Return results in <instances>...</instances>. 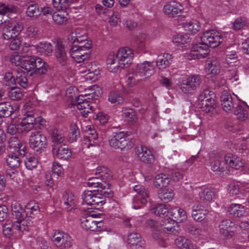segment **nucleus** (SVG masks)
I'll return each instance as SVG.
<instances>
[{
    "label": "nucleus",
    "mask_w": 249,
    "mask_h": 249,
    "mask_svg": "<svg viewBox=\"0 0 249 249\" xmlns=\"http://www.w3.org/2000/svg\"><path fill=\"white\" fill-rule=\"evenodd\" d=\"M68 44L70 47V54L77 62L81 63L89 59L91 52V41L78 32H72L67 36Z\"/></svg>",
    "instance_id": "f257e3e1"
},
{
    "label": "nucleus",
    "mask_w": 249,
    "mask_h": 249,
    "mask_svg": "<svg viewBox=\"0 0 249 249\" xmlns=\"http://www.w3.org/2000/svg\"><path fill=\"white\" fill-rule=\"evenodd\" d=\"M154 67L152 63L145 61L137 65L136 70L127 75L126 85L132 87L140 81L150 76L154 72Z\"/></svg>",
    "instance_id": "f03ea898"
},
{
    "label": "nucleus",
    "mask_w": 249,
    "mask_h": 249,
    "mask_svg": "<svg viewBox=\"0 0 249 249\" xmlns=\"http://www.w3.org/2000/svg\"><path fill=\"white\" fill-rule=\"evenodd\" d=\"M129 134L124 131L116 133L109 140L110 145L121 150H128L133 146V143L127 138Z\"/></svg>",
    "instance_id": "7ed1b4c3"
},
{
    "label": "nucleus",
    "mask_w": 249,
    "mask_h": 249,
    "mask_svg": "<svg viewBox=\"0 0 249 249\" xmlns=\"http://www.w3.org/2000/svg\"><path fill=\"white\" fill-rule=\"evenodd\" d=\"M83 203L92 206V208L99 209L106 201V198L95 190L85 191L82 195Z\"/></svg>",
    "instance_id": "20e7f679"
},
{
    "label": "nucleus",
    "mask_w": 249,
    "mask_h": 249,
    "mask_svg": "<svg viewBox=\"0 0 249 249\" xmlns=\"http://www.w3.org/2000/svg\"><path fill=\"white\" fill-rule=\"evenodd\" d=\"M30 147L38 153L44 152L47 146V140L46 136L40 131L31 133L29 140Z\"/></svg>",
    "instance_id": "39448f33"
},
{
    "label": "nucleus",
    "mask_w": 249,
    "mask_h": 249,
    "mask_svg": "<svg viewBox=\"0 0 249 249\" xmlns=\"http://www.w3.org/2000/svg\"><path fill=\"white\" fill-rule=\"evenodd\" d=\"M52 239L58 249H69L72 246L73 239L71 237L61 231H55Z\"/></svg>",
    "instance_id": "423d86ee"
},
{
    "label": "nucleus",
    "mask_w": 249,
    "mask_h": 249,
    "mask_svg": "<svg viewBox=\"0 0 249 249\" xmlns=\"http://www.w3.org/2000/svg\"><path fill=\"white\" fill-rule=\"evenodd\" d=\"M201 82L200 76L198 75H191L183 79L178 84L181 90L184 93H190L196 90Z\"/></svg>",
    "instance_id": "0eeeda50"
},
{
    "label": "nucleus",
    "mask_w": 249,
    "mask_h": 249,
    "mask_svg": "<svg viewBox=\"0 0 249 249\" xmlns=\"http://www.w3.org/2000/svg\"><path fill=\"white\" fill-rule=\"evenodd\" d=\"M23 28L21 22L16 20L11 21L3 27L2 35L5 40H10L17 37Z\"/></svg>",
    "instance_id": "6e6552de"
},
{
    "label": "nucleus",
    "mask_w": 249,
    "mask_h": 249,
    "mask_svg": "<svg viewBox=\"0 0 249 249\" xmlns=\"http://www.w3.org/2000/svg\"><path fill=\"white\" fill-rule=\"evenodd\" d=\"M134 191L137 193L134 196L133 208L137 209L142 208L148 201L149 192L148 190L142 185H136L134 187Z\"/></svg>",
    "instance_id": "1a4fd4ad"
},
{
    "label": "nucleus",
    "mask_w": 249,
    "mask_h": 249,
    "mask_svg": "<svg viewBox=\"0 0 249 249\" xmlns=\"http://www.w3.org/2000/svg\"><path fill=\"white\" fill-rule=\"evenodd\" d=\"M223 40L220 33L214 30L206 31L201 37V41H204L212 48L219 46L222 42Z\"/></svg>",
    "instance_id": "9d476101"
},
{
    "label": "nucleus",
    "mask_w": 249,
    "mask_h": 249,
    "mask_svg": "<svg viewBox=\"0 0 249 249\" xmlns=\"http://www.w3.org/2000/svg\"><path fill=\"white\" fill-rule=\"evenodd\" d=\"M165 14L170 18H174L180 16L183 13L184 8L183 5L175 1L167 3L163 7Z\"/></svg>",
    "instance_id": "9b49d317"
},
{
    "label": "nucleus",
    "mask_w": 249,
    "mask_h": 249,
    "mask_svg": "<svg viewBox=\"0 0 249 249\" xmlns=\"http://www.w3.org/2000/svg\"><path fill=\"white\" fill-rule=\"evenodd\" d=\"M220 101L223 109L228 113H232L238 104L237 100L233 99L230 93L226 90L221 92Z\"/></svg>",
    "instance_id": "f8f14e48"
},
{
    "label": "nucleus",
    "mask_w": 249,
    "mask_h": 249,
    "mask_svg": "<svg viewBox=\"0 0 249 249\" xmlns=\"http://www.w3.org/2000/svg\"><path fill=\"white\" fill-rule=\"evenodd\" d=\"M54 56L57 62L62 66L68 64V56L65 45L60 40H57L54 47Z\"/></svg>",
    "instance_id": "ddd939ff"
},
{
    "label": "nucleus",
    "mask_w": 249,
    "mask_h": 249,
    "mask_svg": "<svg viewBox=\"0 0 249 249\" xmlns=\"http://www.w3.org/2000/svg\"><path fill=\"white\" fill-rule=\"evenodd\" d=\"M114 56L122 67H127L132 63L133 53L131 49L124 47L120 49Z\"/></svg>",
    "instance_id": "4468645a"
},
{
    "label": "nucleus",
    "mask_w": 249,
    "mask_h": 249,
    "mask_svg": "<svg viewBox=\"0 0 249 249\" xmlns=\"http://www.w3.org/2000/svg\"><path fill=\"white\" fill-rule=\"evenodd\" d=\"M236 230V227L235 224L230 219H224L219 223V233L225 237H231L233 235Z\"/></svg>",
    "instance_id": "2eb2a0df"
},
{
    "label": "nucleus",
    "mask_w": 249,
    "mask_h": 249,
    "mask_svg": "<svg viewBox=\"0 0 249 249\" xmlns=\"http://www.w3.org/2000/svg\"><path fill=\"white\" fill-rule=\"evenodd\" d=\"M52 152L53 156L59 159L67 160L71 157L72 153L66 144L52 145Z\"/></svg>",
    "instance_id": "dca6fc26"
},
{
    "label": "nucleus",
    "mask_w": 249,
    "mask_h": 249,
    "mask_svg": "<svg viewBox=\"0 0 249 249\" xmlns=\"http://www.w3.org/2000/svg\"><path fill=\"white\" fill-rule=\"evenodd\" d=\"M135 153L140 160L144 163L151 164L154 161V158L147 147L140 145L135 147Z\"/></svg>",
    "instance_id": "f3484780"
},
{
    "label": "nucleus",
    "mask_w": 249,
    "mask_h": 249,
    "mask_svg": "<svg viewBox=\"0 0 249 249\" xmlns=\"http://www.w3.org/2000/svg\"><path fill=\"white\" fill-rule=\"evenodd\" d=\"M210 46L204 41L199 42L193 45L192 49V54L196 56L198 59L204 58L209 53Z\"/></svg>",
    "instance_id": "a211bd4d"
},
{
    "label": "nucleus",
    "mask_w": 249,
    "mask_h": 249,
    "mask_svg": "<svg viewBox=\"0 0 249 249\" xmlns=\"http://www.w3.org/2000/svg\"><path fill=\"white\" fill-rule=\"evenodd\" d=\"M160 225L162 230L169 234L177 235L180 231L179 226L171 218L163 219Z\"/></svg>",
    "instance_id": "6ab92c4d"
},
{
    "label": "nucleus",
    "mask_w": 249,
    "mask_h": 249,
    "mask_svg": "<svg viewBox=\"0 0 249 249\" xmlns=\"http://www.w3.org/2000/svg\"><path fill=\"white\" fill-rule=\"evenodd\" d=\"M86 135L84 136V142L87 145V148L90 146L97 145L98 136L96 130L93 127L89 126L88 129L86 131Z\"/></svg>",
    "instance_id": "aec40b11"
},
{
    "label": "nucleus",
    "mask_w": 249,
    "mask_h": 249,
    "mask_svg": "<svg viewBox=\"0 0 249 249\" xmlns=\"http://www.w3.org/2000/svg\"><path fill=\"white\" fill-rule=\"evenodd\" d=\"M169 214L174 222L181 223L187 218L186 212L182 208L173 207L169 210Z\"/></svg>",
    "instance_id": "412c9836"
},
{
    "label": "nucleus",
    "mask_w": 249,
    "mask_h": 249,
    "mask_svg": "<svg viewBox=\"0 0 249 249\" xmlns=\"http://www.w3.org/2000/svg\"><path fill=\"white\" fill-rule=\"evenodd\" d=\"M127 242L129 246L135 249L143 248L145 241L142 239L141 235L136 232H132L128 234Z\"/></svg>",
    "instance_id": "4be33fe9"
},
{
    "label": "nucleus",
    "mask_w": 249,
    "mask_h": 249,
    "mask_svg": "<svg viewBox=\"0 0 249 249\" xmlns=\"http://www.w3.org/2000/svg\"><path fill=\"white\" fill-rule=\"evenodd\" d=\"M211 168L213 172H217V174L221 175L225 171H229V166L225 162V155L224 158L220 157H216L211 162Z\"/></svg>",
    "instance_id": "5701e85b"
},
{
    "label": "nucleus",
    "mask_w": 249,
    "mask_h": 249,
    "mask_svg": "<svg viewBox=\"0 0 249 249\" xmlns=\"http://www.w3.org/2000/svg\"><path fill=\"white\" fill-rule=\"evenodd\" d=\"M206 70L208 74L213 75L220 72L219 61L215 57H209L206 61Z\"/></svg>",
    "instance_id": "b1692460"
},
{
    "label": "nucleus",
    "mask_w": 249,
    "mask_h": 249,
    "mask_svg": "<svg viewBox=\"0 0 249 249\" xmlns=\"http://www.w3.org/2000/svg\"><path fill=\"white\" fill-rule=\"evenodd\" d=\"M225 162L228 165L229 168L231 167L236 170L242 169L244 167V163L240 159L235 157L231 153L225 155Z\"/></svg>",
    "instance_id": "393cba45"
},
{
    "label": "nucleus",
    "mask_w": 249,
    "mask_h": 249,
    "mask_svg": "<svg viewBox=\"0 0 249 249\" xmlns=\"http://www.w3.org/2000/svg\"><path fill=\"white\" fill-rule=\"evenodd\" d=\"M94 215H96V214H92L86 216H82L80 219L81 227L87 231H96V227L95 224Z\"/></svg>",
    "instance_id": "a878e982"
},
{
    "label": "nucleus",
    "mask_w": 249,
    "mask_h": 249,
    "mask_svg": "<svg viewBox=\"0 0 249 249\" xmlns=\"http://www.w3.org/2000/svg\"><path fill=\"white\" fill-rule=\"evenodd\" d=\"M208 213L203 206L200 204L194 205L192 208V217L196 221H201L205 218V215Z\"/></svg>",
    "instance_id": "bb28decb"
},
{
    "label": "nucleus",
    "mask_w": 249,
    "mask_h": 249,
    "mask_svg": "<svg viewBox=\"0 0 249 249\" xmlns=\"http://www.w3.org/2000/svg\"><path fill=\"white\" fill-rule=\"evenodd\" d=\"M51 139L53 142L52 145H60L65 141V135L62 129L54 128L51 130Z\"/></svg>",
    "instance_id": "cd10ccee"
},
{
    "label": "nucleus",
    "mask_w": 249,
    "mask_h": 249,
    "mask_svg": "<svg viewBox=\"0 0 249 249\" xmlns=\"http://www.w3.org/2000/svg\"><path fill=\"white\" fill-rule=\"evenodd\" d=\"M173 57L169 53H164L158 56L157 60V66L160 69H164L172 63Z\"/></svg>",
    "instance_id": "c85d7f7f"
},
{
    "label": "nucleus",
    "mask_w": 249,
    "mask_h": 249,
    "mask_svg": "<svg viewBox=\"0 0 249 249\" xmlns=\"http://www.w3.org/2000/svg\"><path fill=\"white\" fill-rule=\"evenodd\" d=\"M11 212L13 217L18 221H21L25 218V210L22 208L21 205L17 202L12 203L11 205Z\"/></svg>",
    "instance_id": "c756f323"
},
{
    "label": "nucleus",
    "mask_w": 249,
    "mask_h": 249,
    "mask_svg": "<svg viewBox=\"0 0 249 249\" xmlns=\"http://www.w3.org/2000/svg\"><path fill=\"white\" fill-rule=\"evenodd\" d=\"M95 175L98 176L102 182H108L112 178L111 172L106 166L98 167Z\"/></svg>",
    "instance_id": "7c9ffc66"
},
{
    "label": "nucleus",
    "mask_w": 249,
    "mask_h": 249,
    "mask_svg": "<svg viewBox=\"0 0 249 249\" xmlns=\"http://www.w3.org/2000/svg\"><path fill=\"white\" fill-rule=\"evenodd\" d=\"M37 57L31 56L22 61L21 68L27 72H30L31 75L33 74L34 69L36 68V63Z\"/></svg>",
    "instance_id": "2f4dec72"
},
{
    "label": "nucleus",
    "mask_w": 249,
    "mask_h": 249,
    "mask_svg": "<svg viewBox=\"0 0 249 249\" xmlns=\"http://www.w3.org/2000/svg\"><path fill=\"white\" fill-rule=\"evenodd\" d=\"M170 182L168 176L164 174H158L155 177L153 181V185L155 187L161 189L166 187Z\"/></svg>",
    "instance_id": "473e14b6"
},
{
    "label": "nucleus",
    "mask_w": 249,
    "mask_h": 249,
    "mask_svg": "<svg viewBox=\"0 0 249 249\" xmlns=\"http://www.w3.org/2000/svg\"><path fill=\"white\" fill-rule=\"evenodd\" d=\"M175 244L180 249H197L196 245L193 244L191 241L184 237H179L175 241Z\"/></svg>",
    "instance_id": "72a5a7b5"
},
{
    "label": "nucleus",
    "mask_w": 249,
    "mask_h": 249,
    "mask_svg": "<svg viewBox=\"0 0 249 249\" xmlns=\"http://www.w3.org/2000/svg\"><path fill=\"white\" fill-rule=\"evenodd\" d=\"M36 68L34 69L33 74H45L49 69V66L42 59L38 57H37L36 63Z\"/></svg>",
    "instance_id": "f704fd0d"
},
{
    "label": "nucleus",
    "mask_w": 249,
    "mask_h": 249,
    "mask_svg": "<svg viewBox=\"0 0 249 249\" xmlns=\"http://www.w3.org/2000/svg\"><path fill=\"white\" fill-rule=\"evenodd\" d=\"M198 195L200 200L211 202L215 196V192L212 188H205L201 189Z\"/></svg>",
    "instance_id": "c9c22d12"
},
{
    "label": "nucleus",
    "mask_w": 249,
    "mask_h": 249,
    "mask_svg": "<svg viewBox=\"0 0 249 249\" xmlns=\"http://www.w3.org/2000/svg\"><path fill=\"white\" fill-rule=\"evenodd\" d=\"M35 49L41 55H50L53 52V46L47 42H40L35 46Z\"/></svg>",
    "instance_id": "e433bc0d"
},
{
    "label": "nucleus",
    "mask_w": 249,
    "mask_h": 249,
    "mask_svg": "<svg viewBox=\"0 0 249 249\" xmlns=\"http://www.w3.org/2000/svg\"><path fill=\"white\" fill-rule=\"evenodd\" d=\"M107 70L111 72H116L119 68L123 69L124 67H122L120 62L117 61V59L114 55L110 56L107 59Z\"/></svg>",
    "instance_id": "4c0bfd02"
},
{
    "label": "nucleus",
    "mask_w": 249,
    "mask_h": 249,
    "mask_svg": "<svg viewBox=\"0 0 249 249\" xmlns=\"http://www.w3.org/2000/svg\"><path fill=\"white\" fill-rule=\"evenodd\" d=\"M121 112L122 117L128 123L133 124L136 122V113L132 108L123 107Z\"/></svg>",
    "instance_id": "58836bf2"
},
{
    "label": "nucleus",
    "mask_w": 249,
    "mask_h": 249,
    "mask_svg": "<svg viewBox=\"0 0 249 249\" xmlns=\"http://www.w3.org/2000/svg\"><path fill=\"white\" fill-rule=\"evenodd\" d=\"M185 231L188 233L194 236L203 235L206 232L205 228L202 225L194 226L193 225H186L185 227Z\"/></svg>",
    "instance_id": "ea45409f"
},
{
    "label": "nucleus",
    "mask_w": 249,
    "mask_h": 249,
    "mask_svg": "<svg viewBox=\"0 0 249 249\" xmlns=\"http://www.w3.org/2000/svg\"><path fill=\"white\" fill-rule=\"evenodd\" d=\"M110 185L108 182H102L98 189L95 190L99 193L105 198L106 197H112L113 196V193L110 188Z\"/></svg>",
    "instance_id": "a19ab883"
},
{
    "label": "nucleus",
    "mask_w": 249,
    "mask_h": 249,
    "mask_svg": "<svg viewBox=\"0 0 249 249\" xmlns=\"http://www.w3.org/2000/svg\"><path fill=\"white\" fill-rule=\"evenodd\" d=\"M14 112V108L9 102H2L0 103V116L6 118L11 115Z\"/></svg>",
    "instance_id": "79ce46f5"
},
{
    "label": "nucleus",
    "mask_w": 249,
    "mask_h": 249,
    "mask_svg": "<svg viewBox=\"0 0 249 249\" xmlns=\"http://www.w3.org/2000/svg\"><path fill=\"white\" fill-rule=\"evenodd\" d=\"M159 198L164 202L171 201L174 196V193L172 189H160L158 192Z\"/></svg>",
    "instance_id": "37998d69"
},
{
    "label": "nucleus",
    "mask_w": 249,
    "mask_h": 249,
    "mask_svg": "<svg viewBox=\"0 0 249 249\" xmlns=\"http://www.w3.org/2000/svg\"><path fill=\"white\" fill-rule=\"evenodd\" d=\"M232 113L236 116V118L240 121H245L248 117V110L239 104L236 107Z\"/></svg>",
    "instance_id": "c03bdc74"
},
{
    "label": "nucleus",
    "mask_w": 249,
    "mask_h": 249,
    "mask_svg": "<svg viewBox=\"0 0 249 249\" xmlns=\"http://www.w3.org/2000/svg\"><path fill=\"white\" fill-rule=\"evenodd\" d=\"M228 212L233 217H240L244 213V207L240 204H231L229 207Z\"/></svg>",
    "instance_id": "a18cd8bd"
},
{
    "label": "nucleus",
    "mask_w": 249,
    "mask_h": 249,
    "mask_svg": "<svg viewBox=\"0 0 249 249\" xmlns=\"http://www.w3.org/2000/svg\"><path fill=\"white\" fill-rule=\"evenodd\" d=\"M26 210V215L29 214L31 217H34L35 215L39 213L40 212L39 207L38 204L34 201H30L25 205Z\"/></svg>",
    "instance_id": "49530a36"
},
{
    "label": "nucleus",
    "mask_w": 249,
    "mask_h": 249,
    "mask_svg": "<svg viewBox=\"0 0 249 249\" xmlns=\"http://www.w3.org/2000/svg\"><path fill=\"white\" fill-rule=\"evenodd\" d=\"M70 129L69 141L70 142H73L80 137V130L75 124H71L70 126Z\"/></svg>",
    "instance_id": "de8ad7c7"
},
{
    "label": "nucleus",
    "mask_w": 249,
    "mask_h": 249,
    "mask_svg": "<svg viewBox=\"0 0 249 249\" xmlns=\"http://www.w3.org/2000/svg\"><path fill=\"white\" fill-rule=\"evenodd\" d=\"M78 0H52L54 8L58 10L67 9L71 3L76 2Z\"/></svg>",
    "instance_id": "09e8293b"
},
{
    "label": "nucleus",
    "mask_w": 249,
    "mask_h": 249,
    "mask_svg": "<svg viewBox=\"0 0 249 249\" xmlns=\"http://www.w3.org/2000/svg\"><path fill=\"white\" fill-rule=\"evenodd\" d=\"M184 27L186 31L192 34H196L200 29L198 21L194 19L184 24Z\"/></svg>",
    "instance_id": "8fccbe9b"
},
{
    "label": "nucleus",
    "mask_w": 249,
    "mask_h": 249,
    "mask_svg": "<svg viewBox=\"0 0 249 249\" xmlns=\"http://www.w3.org/2000/svg\"><path fill=\"white\" fill-rule=\"evenodd\" d=\"M200 108L202 111L205 113L213 112L216 107V104L215 100H210L209 101H203V102L200 104Z\"/></svg>",
    "instance_id": "3c124183"
},
{
    "label": "nucleus",
    "mask_w": 249,
    "mask_h": 249,
    "mask_svg": "<svg viewBox=\"0 0 249 249\" xmlns=\"http://www.w3.org/2000/svg\"><path fill=\"white\" fill-rule=\"evenodd\" d=\"M74 196L71 193H65L63 194L62 201L64 204L67 205L68 211L71 210L75 207V200Z\"/></svg>",
    "instance_id": "603ef678"
},
{
    "label": "nucleus",
    "mask_w": 249,
    "mask_h": 249,
    "mask_svg": "<svg viewBox=\"0 0 249 249\" xmlns=\"http://www.w3.org/2000/svg\"><path fill=\"white\" fill-rule=\"evenodd\" d=\"M20 160L18 157L14 153L9 155L6 159L7 165L12 169L19 167Z\"/></svg>",
    "instance_id": "864d4df0"
},
{
    "label": "nucleus",
    "mask_w": 249,
    "mask_h": 249,
    "mask_svg": "<svg viewBox=\"0 0 249 249\" xmlns=\"http://www.w3.org/2000/svg\"><path fill=\"white\" fill-rule=\"evenodd\" d=\"M16 84L17 83L23 88H26L28 86V82L27 76L24 72L22 71H18L16 76Z\"/></svg>",
    "instance_id": "5fc2aeb1"
},
{
    "label": "nucleus",
    "mask_w": 249,
    "mask_h": 249,
    "mask_svg": "<svg viewBox=\"0 0 249 249\" xmlns=\"http://www.w3.org/2000/svg\"><path fill=\"white\" fill-rule=\"evenodd\" d=\"M108 101L115 105H120L124 102V98L121 94L112 91L108 95Z\"/></svg>",
    "instance_id": "6e6d98bb"
},
{
    "label": "nucleus",
    "mask_w": 249,
    "mask_h": 249,
    "mask_svg": "<svg viewBox=\"0 0 249 249\" xmlns=\"http://www.w3.org/2000/svg\"><path fill=\"white\" fill-rule=\"evenodd\" d=\"M248 24L246 18L241 17L237 18L233 22L232 29L234 31H238L243 29Z\"/></svg>",
    "instance_id": "4d7b16f0"
},
{
    "label": "nucleus",
    "mask_w": 249,
    "mask_h": 249,
    "mask_svg": "<svg viewBox=\"0 0 249 249\" xmlns=\"http://www.w3.org/2000/svg\"><path fill=\"white\" fill-rule=\"evenodd\" d=\"M9 98L14 101L19 100L23 96V94L21 89L16 87H12L8 92Z\"/></svg>",
    "instance_id": "13d9d810"
},
{
    "label": "nucleus",
    "mask_w": 249,
    "mask_h": 249,
    "mask_svg": "<svg viewBox=\"0 0 249 249\" xmlns=\"http://www.w3.org/2000/svg\"><path fill=\"white\" fill-rule=\"evenodd\" d=\"M215 95L214 93L210 89H204L199 95V100L200 101L201 103L205 100L206 102L208 101L215 100Z\"/></svg>",
    "instance_id": "bf43d9fd"
},
{
    "label": "nucleus",
    "mask_w": 249,
    "mask_h": 249,
    "mask_svg": "<svg viewBox=\"0 0 249 249\" xmlns=\"http://www.w3.org/2000/svg\"><path fill=\"white\" fill-rule=\"evenodd\" d=\"M169 210H168L167 206L162 204H158L152 209V213L160 216L164 215L167 213H169Z\"/></svg>",
    "instance_id": "052dcab7"
},
{
    "label": "nucleus",
    "mask_w": 249,
    "mask_h": 249,
    "mask_svg": "<svg viewBox=\"0 0 249 249\" xmlns=\"http://www.w3.org/2000/svg\"><path fill=\"white\" fill-rule=\"evenodd\" d=\"M68 14L65 13H54L52 15V18L55 23L58 25L65 23L68 20Z\"/></svg>",
    "instance_id": "680f3d73"
},
{
    "label": "nucleus",
    "mask_w": 249,
    "mask_h": 249,
    "mask_svg": "<svg viewBox=\"0 0 249 249\" xmlns=\"http://www.w3.org/2000/svg\"><path fill=\"white\" fill-rule=\"evenodd\" d=\"M27 15L29 17H37L41 14L39 6L37 3H33L29 5L26 10Z\"/></svg>",
    "instance_id": "e2e57ef3"
},
{
    "label": "nucleus",
    "mask_w": 249,
    "mask_h": 249,
    "mask_svg": "<svg viewBox=\"0 0 249 249\" xmlns=\"http://www.w3.org/2000/svg\"><path fill=\"white\" fill-rule=\"evenodd\" d=\"M18 8L13 4H6L4 3L0 5V12L6 15L7 13H17Z\"/></svg>",
    "instance_id": "0e129e2a"
},
{
    "label": "nucleus",
    "mask_w": 249,
    "mask_h": 249,
    "mask_svg": "<svg viewBox=\"0 0 249 249\" xmlns=\"http://www.w3.org/2000/svg\"><path fill=\"white\" fill-rule=\"evenodd\" d=\"M92 107L90 105V101L85 100L82 104H79L78 109L81 110V113L84 117L91 112Z\"/></svg>",
    "instance_id": "69168bd1"
},
{
    "label": "nucleus",
    "mask_w": 249,
    "mask_h": 249,
    "mask_svg": "<svg viewBox=\"0 0 249 249\" xmlns=\"http://www.w3.org/2000/svg\"><path fill=\"white\" fill-rule=\"evenodd\" d=\"M240 228L244 241H249V222L242 221L240 224Z\"/></svg>",
    "instance_id": "338daca9"
},
{
    "label": "nucleus",
    "mask_w": 249,
    "mask_h": 249,
    "mask_svg": "<svg viewBox=\"0 0 249 249\" xmlns=\"http://www.w3.org/2000/svg\"><path fill=\"white\" fill-rule=\"evenodd\" d=\"M173 41L177 45H181L187 43L189 41V38L186 35H177L174 36Z\"/></svg>",
    "instance_id": "774afa93"
}]
</instances>
